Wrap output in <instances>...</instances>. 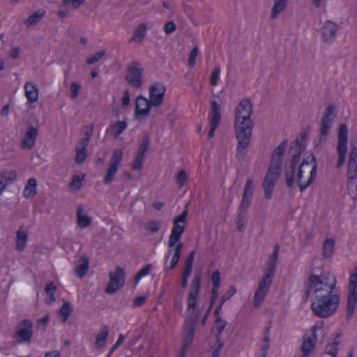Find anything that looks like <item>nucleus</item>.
<instances>
[{
  "mask_svg": "<svg viewBox=\"0 0 357 357\" xmlns=\"http://www.w3.org/2000/svg\"><path fill=\"white\" fill-rule=\"evenodd\" d=\"M27 240L28 232L22 229V227H20L16 232L15 249L20 252L24 251L26 246Z\"/></svg>",
  "mask_w": 357,
  "mask_h": 357,
  "instance_id": "24",
  "label": "nucleus"
},
{
  "mask_svg": "<svg viewBox=\"0 0 357 357\" xmlns=\"http://www.w3.org/2000/svg\"><path fill=\"white\" fill-rule=\"evenodd\" d=\"M220 73V67L219 66H216L212 71L210 78V84L213 86H215L218 84Z\"/></svg>",
  "mask_w": 357,
  "mask_h": 357,
  "instance_id": "50",
  "label": "nucleus"
},
{
  "mask_svg": "<svg viewBox=\"0 0 357 357\" xmlns=\"http://www.w3.org/2000/svg\"><path fill=\"white\" fill-rule=\"evenodd\" d=\"M335 241L333 238H326L323 244V257L324 259L331 258L333 254Z\"/></svg>",
  "mask_w": 357,
  "mask_h": 357,
  "instance_id": "32",
  "label": "nucleus"
},
{
  "mask_svg": "<svg viewBox=\"0 0 357 357\" xmlns=\"http://www.w3.org/2000/svg\"><path fill=\"white\" fill-rule=\"evenodd\" d=\"M325 284H331V280L328 277L322 275H317L314 273L310 274L305 284V300L310 296L312 289H314V294L316 295L317 289L322 290Z\"/></svg>",
  "mask_w": 357,
  "mask_h": 357,
  "instance_id": "11",
  "label": "nucleus"
},
{
  "mask_svg": "<svg viewBox=\"0 0 357 357\" xmlns=\"http://www.w3.org/2000/svg\"><path fill=\"white\" fill-rule=\"evenodd\" d=\"M252 113L251 101L244 98L239 102L236 109L234 129L238 146L236 156L243 157L250 143L253 123L250 119Z\"/></svg>",
  "mask_w": 357,
  "mask_h": 357,
  "instance_id": "1",
  "label": "nucleus"
},
{
  "mask_svg": "<svg viewBox=\"0 0 357 357\" xmlns=\"http://www.w3.org/2000/svg\"><path fill=\"white\" fill-rule=\"evenodd\" d=\"M49 321V315L46 314L39 319L37 321V328L45 331Z\"/></svg>",
  "mask_w": 357,
  "mask_h": 357,
  "instance_id": "64",
  "label": "nucleus"
},
{
  "mask_svg": "<svg viewBox=\"0 0 357 357\" xmlns=\"http://www.w3.org/2000/svg\"><path fill=\"white\" fill-rule=\"evenodd\" d=\"M305 140L301 137H297L295 141L292 143L290 146L291 151H298L303 152L305 149Z\"/></svg>",
  "mask_w": 357,
  "mask_h": 357,
  "instance_id": "45",
  "label": "nucleus"
},
{
  "mask_svg": "<svg viewBox=\"0 0 357 357\" xmlns=\"http://www.w3.org/2000/svg\"><path fill=\"white\" fill-rule=\"evenodd\" d=\"M37 136L38 128L32 126H29L25 132L24 137L22 142V147L28 150L31 149L35 144Z\"/></svg>",
  "mask_w": 357,
  "mask_h": 357,
  "instance_id": "21",
  "label": "nucleus"
},
{
  "mask_svg": "<svg viewBox=\"0 0 357 357\" xmlns=\"http://www.w3.org/2000/svg\"><path fill=\"white\" fill-rule=\"evenodd\" d=\"M288 145V141L284 139L272 153L270 166L264 179L262 187L264 191V197L267 199L272 197L275 185L279 178L283 157Z\"/></svg>",
  "mask_w": 357,
  "mask_h": 357,
  "instance_id": "2",
  "label": "nucleus"
},
{
  "mask_svg": "<svg viewBox=\"0 0 357 357\" xmlns=\"http://www.w3.org/2000/svg\"><path fill=\"white\" fill-rule=\"evenodd\" d=\"M144 69L137 61H132L128 67L126 75V82L132 87L139 89L143 82Z\"/></svg>",
  "mask_w": 357,
  "mask_h": 357,
  "instance_id": "10",
  "label": "nucleus"
},
{
  "mask_svg": "<svg viewBox=\"0 0 357 357\" xmlns=\"http://www.w3.org/2000/svg\"><path fill=\"white\" fill-rule=\"evenodd\" d=\"M73 307L70 302L64 301L59 309V314L61 316V321L65 323L73 312Z\"/></svg>",
  "mask_w": 357,
  "mask_h": 357,
  "instance_id": "35",
  "label": "nucleus"
},
{
  "mask_svg": "<svg viewBox=\"0 0 357 357\" xmlns=\"http://www.w3.org/2000/svg\"><path fill=\"white\" fill-rule=\"evenodd\" d=\"M247 222V213L238 212V217L236 221L237 229L239 231H243L245 229Z\"/></svg>",
  "mask_w": 357,
  "mask_h": 357,
  "instance_id": "38",
  "label": "nucleus"
},
{
  "mask_svg": "<svg viewBox=\"0 0 357 357\" xmlns=\"http://www.w3.org/2000/svg\"><path fill=\"white\" fill-rule=\"evenodd\" d=\"M84 0H63L62 5L63 6H70L71 8L77 9L83 3Z\"/></svg>",
  "mask_w": 357,
  "mask_h": 357,
  "instance_id": "54",
  "label": "nucleus"
},
{
  "mask_svg": "<svg viewBox=\"0 0 357 357\" xmlns=\"http://www.w3.org/2000/svg\"><path fill=\"white\" fill-rule=\"evenodd\" d=\"M84 208L82 206H79L77 209V223L80 228H86L89 227L92 222L91 217L83 214Z\"/></svg>",
  "mask_w": 357,
  "mask_h": 357,
  "instance_id": "25",
  "label": "nucleus"
},
{
  "mask_svg": "<svg viewBox=\"0 0 357 357\" xmlns=\"http://www.w3.org/2000/svg\"><path fill=\"white\" fill-rule=\"evenodd\" d=\"M254 192V185L252 178H248L246 180L245 185L244 187L243 196L245 197L252 198Z\"/></svg>",
  "mask_w": 357,
  "mask_h": 357,
  "instance_id": "42",
  "label": "nucleus"
},
{
  "mask_svg": "<svg viewBox=\"0 0 357 357\" xmlns=\"http://www.w3.org/2000/svg\"><path fill=\"white\" fill-rule=\"evenodd\" d=\"M83 178L78 175H74L72 178V181L69 183L70 188L78 190L81 188L82 182Z\"/></svg>",
  "mask_w": 357,
  "mask_h": 357,
  "instance_id": "49",
  "label": "nucleus"
},
{
  "mask_svg": "<svg viewBox=\"0 0 357 357\" xmlns=\"http://www.w3.org/2000/svg\"><path fill=\"white\" fill-rule=\"evenodd\" d=\"M327 135H323V134L320 133V135L314 139V145L315 151H321L323 144L326 141Z\"/></svg>",
  "mask_w": 357,
  "mask_h": 357,
  "instance_id": "48",
  "label": "nucleus"
},
{
  "mask_svg": "<svg viewBox=\"0 0 357 357\" xmlns=\"http://www.w3.org/2000/svg\"><path fill=\"white\" fill-rule=\"evenodd\" d=\"M211 280L213 286H220L221 282L220 273L219 271H215L212 273Z\"/></svg>",
  "mask_w": 357,
  "mask_h": 357,
  "instance_id": "63",
  "label": "nucleus"
},
{
  "mask_svg": "<svg viewBox=\"0 0 357 357\" xmlns=\"http://www.w3.org/2000/svg\"><path fill=\"white\" fill-rule=\"evenodd\" d=\"M45 13L46 12L45 10H37L27 18L24 22L25 25L26 26H31L37 24L45 17Z\"/></svg>",
  "mask_w": 357,
  "mask_h": 357,
  "instance_id": "31",
  "label": "nucleus"
},
{
  "mask_svg": "<svg viewBox=\"0 0 357 357\" xmlns=\"http://www.w3.org/2000/svg\"><path fill=\"white\" fill-rule=\"evenodd\" d=\"M151 264H147L144 266L135 276L134 281L135 284L136 285L139 281L144 276L147 275L151 270Z\"/></svg>",
  "mask_w": 357,
  "mask_h": 357,
  "instance_id": "47",
  "label": "nucleus"
},
{
  "mask_svg": "<svg viewBox=\"0 0 357 357\" xmlns=\"http://www.w3.org/2000/svg\"><path fill=\"white\" fill-rule=\"evenodd\" d=\"M160 222L152 220L146 224V229L151 231V233H156L160 229Z\"/></svg>",
  "mask_w": 357,
  "mask_h": 357,
  "instance_id": "58",
  "label": "nucleus"
},
{
  "mask_svg": "<svg viewBox=\"0 0 357 357\" xmlns=\"http://www.w3.org/2000/svg\"><path fill=\"white\" fill-rule=\"evenodd\" d=\"M347 189L349 195L354 200L357 199V182L355 179H347Z\"/></svg>",
  "mask_w": 357,
  "mask_h": 357,
  "instance_id": "37",
  "label": "nucleus"
},
{
  "mask_svg": "<svg viewBox=\"0 0 357 357\" xmlns=\"http://www.w3.org/2000/svg\"><path fill=\"white\" fill-rule=\"evenodd\" d=\"M236 293V288L234 285H231L227 290V292H225L221 298V304H224L227 301L230 299L231 297H232Z\"/></svg>",
  "mask_w": 357,
  "mask_h": 357,
  "instance_id": "53",
  "label": "nucleus"
},
{
  "mask_svg": "<svg viewBox=\"0 0 357 357\" xmlns=\"http://www.w3.org/2000/svg\"><path fill=\"white\" fill-rule=\"evenodd\" d=\"M347 179H355L357 177V162L348 161Z\"/></svg>",
  "mask_w": 357,
  "mask_h": 357,
  "instance_id": "40",
  "label": "nucleus"
},
{
  "mask_svg": "<svg viewBox=\"0 0 357 357\" xmlns=\"http://www.w3.org/2000/svg\"><path fill=\"white\" fill-rule=\"evenodd\" d=\"M340 304V296H329L316 298L311 305L313 314L320 318H326L333 314Z\"/></svg>",
  "mask_w": 357,
  "mask_h": 357,
  "instance_id": "5",
  "label": "nucleus"
},
{
  "mask_svg": "<svg viewBox=\"0 0 357 357\" xmlns=\"http://www.w3.org/2000/svg\"><path fill=\"white\" fill-rule=\"evenodd\" d=\"M221 121V108L218 102L215 100L211 101V110L209 114V125L210 131L208 133L209 138H212L215 135V131L218 127Z\"/></svg>",
  "mask_w": 357,
  "mask_h": 357,
  "instance_id": "17",
  "label": "nucleus"
},
{
  "mask_svg": "<svg viewBox=\"0 0 357 357\" xmlns=\"http://www.w3.org/2000/svg\"><path fill=\"white\" fill-rule=\"evenodd\" d=\"M188 215V210L185 208L179 215L174 218L173 220V227L171 231V234L168 240V251L167 255H170L174 252V248L180 240L183 234L185 231L184 224L186 222V218Z\"/></svg>",
  "mask_w": 357,
  "mask_h": 357,
  "instance_id": "6",
  "label": "nucleus"
},
{
  "mask_svg": "<svg viewBox=\"0 0 357 357\" xmlns=\"http://www.w3.org/2000/svg\"><path fill=\"white\" fill-rule=\"evenodd\" d=\"M56 290V287L54 284L53 282H50L47 284L45 286V291L49 297V304L54 303L56 301L54 294Z\"/></svg>",
  "mask_w": 357,
  "mask_h": 357,
  "instance_id": "36",
  "label": "nucleus"
},
{
  "mask_svg": "<svg viewBox=\"0 0 357 357\" xmlns=\"http://www.w3.org/2000/svg\"><path fill=\"white\" fill-rule=\"evenodd\" d=\"M305 140L301 137H297L295 141L292 143L290 146L291 151H298L303 152L305 149Z\"/></svg>",
  "mask_w": 357,
  "mask_h": 357,
  "instance_id": "46",
  "label": "nucleus"
},
{
  "mask_svg": "<svg viewBox=\"0 0 357 357\" xmlns=\"http://www.w3.org/2000/svg\"><path fill=\"white\" fill-rule=\"evenodd\" d=\"M123 158V151L121 149L114 150L109 161V167L107 169L106 176L103 179L105 185L110 184L119 169Z\"/></svg>",
  "mask_w": 357,
  "mask_h": 357,
  "instance_id": "12",
  "label": "nucleus"
},
{
  "mask_svg": "<svg viewBox=\"0 0 357 357\" xmlns=\"http://www.w3.org/2000/svg\"><path fill=\"white\" fill-rule=\"evenodd\" d=\"M24 91L28 102L34 103L38 101L39 89L36 84L26 82L24 84Z\"/></svg>",
  "mask_w": 357,
  "mask_h": 357,
  "instance_id": "22",
  "label": "nucleus"
},
{
  "mask_svg": "<svg viewBox=\"0 0 357 357\" xmlns=\"http://www.w3.org/2000/svg\"><path fill=\"white\" fill-rule=\"evenodd\" d=\"M109 282L105 289V293L107 294L115 293L125 284L126 275L122 267L117 266L115 268V271L109 272Z\"/></svg>",
  "mask_w": 357,
  "mask_h": 357,
  "instance_id": "8",
  "label": "nucleus"
},
{
  "mask_svg": "<svg viewBox=\"0 0 357 357\" xmlns=\"http://www.w3.org/2000/svg\"><path fill=\"white\" fill-rule=\"evenodd\" d=\"M80 260L82 263L76 266L75 269V275L79 278H83L87 273L89 268V259L88 257L83 255Z\"/></svg>",
  "mask_w": 357,
  "mask_h": 357,
  "instance_id": "29",
  "label": "nucleus"
},
{
  "mask_svg": "<svg viewBox=\"0 0 357 357\" xmlns=\"http://www.w3.org/2000/svg\"><path fill=\"white\" fill-rule=\"evenodd\" d=\"M187 174L185 170H181L178 172L176 176V182L180 188H182L187 181Z\"/></svg>",
  "mask_w": 357,
  "mask_h": 357,
  "instance_id": "60",
  "label": "nucleus"
},
{
  "mask_svg": "<svg viewBox=\"0 0 357 357\" xmlns=\"http://www.w3.org/2000/svg\"><path fill=\"white\" fill-rule=\"evenodd\" d=\"M274 6L271 10V17L276 19L287 7V0H274Z\"/></svg>",
  "mask_w": 357,
  "mask_h": 357,
  "instance_id": "34",
  "label": "nucleus"
},
{
  "mask_svg": "<svg viewBox=\"0 0 357 357\" xmlns=\"http://www.w3.org/2000/svg\"><path fill=\"white\" fill-rule=\"evenodd\" d=\"M36 187V180L34 178H29L24 189L23 195L24 197L31 198L34 197L37 193Z\"/></svg>",
  "mask_w": 357,
  "mask_h": 357,
  "instance_id": "30",
  "label": "nucleus"
},
{
  "mask_svg": "<svg viewBox=\"0 0 357 357\" xmlns=\"http://www.w3.org/2000/svg\"><path fill=\"white\" fill-rule=\"evenodd\" d=\"M151 107L153 105L151 104V100L147 99L142 95H139L137 97L135 101V116H147L151 112Z\"/></svg>",
  "mask_w": 357,
  "mask_h": 357,
  "instance_id": "18",
  "label": "nucleus"
},
{
  "mask_svg": "<svg viewBox=\"0 0 357 357\" xmlns=\"http://www.w3.org/2000/svg\"><path fill=\"white\" fill-rule=\"evenodd\" d=\"M333 121V119H327L322 118L319 127L320 133L323 135H328L329 130L332 127Z\"/></svg>",
  "mask_w": 357,
  "mask_h": 357,
  "instance_id": "41",
  "label": "nucleus"
},
{
  "mask_svg": "<svg viewBox=\"0 0 357 357\" xmlns=\"http://www.w3.org/2000/svg\"><path fill=\"white\" fill-rule=\"evenodd\" d=\"M144 157V155L137 153L132 165V169L139 170L142 168Z\"/></svg>",
  "mask_w": 357,
  "mask_h": 357,
  "instance_id": "57",
  "label": "nucleus"
},
{
  "mask_svg": "<svg viewBox=\"0 0 357 357\" xmlns=\"http://www.w3.org/2000/svg\"><path fill=\"white\" fill-rule=\"evenodd\" d=\"M219 287L220 286H213V288L211 289V294L210 298V303L211 307H213L215 302L218 296L219 293Z\"/></svg>",
  "mask_w": 357,
  "mask_h": 357,
  "instance_id": "61",
  "label": "nucleus"
},
{
  "mask_svg": "<svg viewBox=\"0 0 357 357\" xmlns=\"http://www.w3.org/2000/svg\"><path fill=\"white\" fill-rule=\"evenodd\" d=\"M191 273H192V271L183 269V271L182 273L181 282V285L183 289H185L187 287L188 282V278L190 277Z\"/></svg>",
  "mask_w": 357,
  "mask_h": 357,
  "instance_id": "62",
  "label": "nucleus"
},
{
  "mask_svg": "<svg viewBox=\"0 0 357 357\" xmlns=\"http://www.w3.org/2000/svg\"><path fill=\"white\" fill-rule=\"evenodd\" d=\"M149 143H150V137H149V134H146L143 137V138L140 142L139 146L138 148L137 153L145 155V153L147 151V150L149 149Z\"/></svg>",
  "mask_w": 357,
  "mask_h": 357,
  "instance_id": "39",
  "label": "nucleus"
},
{
  "mask_svg": "<svg viewBox=\"0 0 357 357\" xmlns=\"http://www.w3.org/2000/svg\"><path fill=\"white\" fill-rule=\"evenodd\" d=\"M1 175L6 179L7 182L14 181L17 177V172L15 170H4L0 172Z\"/></svg>",
  "mask_w": 357,
  "mask_h": 357,
  "instance_id": "59",
  "label": "nucleus"
},
{
  "mask_svg": "<svg viewBox=\"0 0 357 357\" xmlns=\"http://www.w3.org/2000/svg\"><path fill=\"white\" fill-rule=\"evenodd\" d=\"M183 248V243L182 242H178L176 247L174 248V255L171 260L170 266H166L165 268V271H172L175 268L180 258L182 250Z\"/></svg>",
  "mask_w": 357,
  "mask_h": 357,
  "instance_id": "27",
  "label": "nucleus"
},
{
  "mask_svg": "<svg viewBox=\"0 0 357 357\" xmlns=\"http://www.w3.org/2000/svg\"><path fill=\"white\" fill-rule=\"evenodd\" d=\"M252 202V198L250 197H242V200L240 204L238 211L247 213V209L250 207Z\"/></svg>",
  "mask_w": 357,
  "mask_h": 357,
  "instance_id": "55",
  "label": "nucleus"
},
{
  "mask_svg": "<svg viewBox=\"0 0 357 357\" xmlns=\"http://www.w3.org/2000/svg\"><path fill=\"white\" fill-rule=\"evenodd\" d=\"M315 331L316 326H314L313 327L312 336H310L303 340L301 347V350L303 352V355L300 357H307L314 349L317 342V335Z\"/></svg>",
  "mask_w": 357,
  "mask_h": 357,
  "instance_id": "20",
  "label": "nucleus"
},
{
  "mask_svg": "<svg viewBox=\"0 0 357 357\" xmlns=\"http://www.w3.org/2000/svg\"><path fill=\"white\" fill-rule=\"evenodd\" d=\"M147 31V24L145 23L140 24L134 31L133 35L130 39V43L138 42L141 43L146 36Z\"/></svg>",
  "mask_w": 357,
  "mask_h": 357,
  "instance_id": "28",
  "label": "nucleus"
},
{
  "mask_svg": "<svg viewBox=\"0 0 357 357\" xmlns=\"http://www.w3.org/2000/svg\"><path fill=\"white\" fill-rule=\"evenodd\" d=\"M293 152L290 164L285 167V182L289 188H291L294 186L296 168L303 153L301 151Z\"/></svg>",
  "mask_w": 357,
  "mask_h": 357,
  "instance_id": "15",
  "label": "nucleus"
},
{
  "mask_svg": "<svg viewBox=\"0 0 357 357\" xmlns=\"http://www.w3.org/2000/svg\"><path fill=\"white\" fill-rule=\"evenodd\" d=\"M339 344V342L336 340L333 341L332 344H328L326 347V352L330 355H331L333 357H336L337 353V346Z\"/></svg>",
  "mask_w": 357,
  "mask_h": 357,
  "instance_id": "51",
  "label": "nucleus"
},
{
  "mask_svg": "<svg viewBox=\"0 0 357 357\" xmlns=\"http://www.w3.org/2000/svg\"><path fill=\"white\" fill-rule=\"evenodd\" d=\"M87 156V151L85 148H76L75 162L77 164H82Z\"/></svg>",
  "mask_w": 357,
  "mask_h": 357,
  "instance_id": "44",
  "label": "nucleus"
},
{
  "mask_svg": "<svg viewBox=\"0 0 357 357\" xmlns=\"http://www.w3.org/2000/svg\"><path fill=\"white\" fill-rule=\"evenodd\" d=\"M127 128V122L125 121H118L116 123L112 124L107 128L106 132L113 135L114 138H117Z\"/></svg>",
  "mask_w": 357,
  "mask_h": 357,
  "instance_id": "26",
  "label": "nucleus"
},
{
  "mask_svg": "<svg viewBox=\"0 0 357 357\" xmlns=\"http://www.w3.org/2000/svg\"><path fill=\"white\" fill-rule=\"evenodd\" d=\"M279 245L275 244L273 253L266 262L265 273L259 282L258 287L254 296V306L259 307L269 291L275 274L277 261L279 255Z\"/></svg>",
  "mask_w": 357,
  "mask_h": 357,
  "instance_id": "3",
  "label": "nucleus"
},
{
  "mask_svg": "<svg viewBox=\"0 0 357 357\" xmlns=\"http://www.w3.org/2000/svg\"><path fill=\"white\" fill-rule=\"evenodd\" d=\"M215 324H216V328L218 331V334L216 335L217 342H219L220 340V335L225 328L227 323L226 321L223 320L221 317H218L215 318Z\"/></svg>",
  "mask_w": 357,
  "mask_h": 357,
  "instance_id": "43",
  "label": "nucleus"
},
{
  "mask_svg": "<svg viewBox=\"0 0 357 357\" xmlns=\"http://www.w3.org/2000/svg\"><path fill=\"white\" fill-rule=\"evenodd\" d=\"M166 88L162 83L155 82L150 86L149 100L153 107H159L162 104Z\"/></svg>",
  "mask_w": 357,
  "mask_h": 357,
  "instance_id": "16",
  "label": "nucleus"
},
{
  "mask_svg": "<svg viewBox=\"0 0 357 357\" xmlns=\"http://www.w3.org/2000/svg\"><path fill=\"white\" fill-rule=\"evenodd\" d=\"M109 334V328L106 325L102 326L100 333L98 334L96 340V345L98 348L105 346Z\"/></svg>",
  "mask_w": 357,
  "mask_h": 357,
  "instance_id": "33",
  "label": "nucleus"
},
{
  "mask_svg": "<svg viewBox=\"0 0 357 357\" xmlns=\"http://www.w3.org/2000/svg\"><path fill=\"white\" fill-rule=\"evenodd\" d=\"M348 129L345 123L340 124L337 134V151L338 153V160L336 164V168H340L345 162V156L347 151L348 142Z\"/></svg>",
  "mask_w": 357,
  "mask_h": 357,
  "instance_id": "7",
  "label": "nucleus"
},
{
  "mask_svg": "<svg viewBox=\"0 0 357 357\" xmlns=\"http://www.w3.org/2000/svg\"><path fill=\"white\" fill-rule=\"evenodd\" d=\"M105 55V50L100 51L96 52L93 56L89 57L86 59V63L89 65H93L99 61V60Z\"/></svg>",
  "mask_w": 357,
  "mask_h": 357,
  "instance_id": "52",
  "label": "nucleus"
},
{
  "mask_svg": "<svg viewBox=\"0 0 357 357\" xmlns=\"http://www.w3.org/2000/svg\"><path fill=\"white\" fill-rule=\"evenodd\" d=\"M317 161L312 153L303 159L297 174V183L301 192L308 188L317 178Z\"/></svg>",
  "mask_w": 357,
  "mask_h": 357,
  "instance_id": "4",
  "label": "nucleus"
},
{
  "mask_svg": "<svg viewBox=\"0 0 357 357\" xmlns=\"http://www.w3.org/2000/svg\"><path fill=\"white\" fill-rule=\"evenodd\" d=\"M198 318L199 312H195L194 310L191 312V314L185 318L184 338L183 342V349H187L193 340Z\"/></svg>",
  "mask_w": 357,
  "mask_h": 357,
  "instance_id": "9",
  "label": "nucleus"
},
{
  "mask_svg": "<svg viewBox=\"0 0 357 357\" xmlns=\"http://www.w3.org/2000/svg\"><path fill=\"white\" fill-rule=\"evenodd\" d=\"M200 283H201V277L199 275H195L193 280L191 282L188 297L187 300L188 305V311L191 314V312L194 310L195 312H199V310H196L195 307L197 304V298L199 293L200 289Z\"/></svg>",
  "mask_w": 357,
  "mask_h": 357,
  "instance_id": "13",
  "label": "nucleus"
},
{
  "mask_svg": "<svg viewBox=\"0 0 357 357\" xmlns=\"http://www.w3.org/2000/svg\"><path fill=\"white\" fill-rule=\"evenodd\" d=\"M195 255V252L194 250L191 251L186 258L185 261V266L184 270L187 271H192V265H193V261Z\"/></svg>",
  "mask_w": 357,
  "mask_h": 357,
  "instance_id": "56",
  "label": "nucleus"
},
{
  "mask_svg": "<svg viewBox=\"0 0 357 357\" xmlns=\"http://www.w3.org/2000/svg\"><path fill=\"white\" fill-rule=\"evenodd\" d=\"M17 340L19 343L31 342L33 335V323L29 319H24L17 326Z\"/></svg>",
  "mask_w": 357,
  "mask_h": 357,
  "instance_id": "14",
  "label": "nucleus"
},
{
  "mask_svg": "<svg viewBox=\"0 0 357 357\" xmlns=\"http://www.w3.org/2000/svg\"><path fill=\"white\" fill-rule=\"evenodd\" d=\"M335 283V277H333L331 280V284H325L322 290L317 289L315 298H324L325 297L329 296H339L337 294H333Z\"/></svg>",
  "mask_w": 357,
  "mask_h": 357,
  "instance_id": "23",
  "label": "nucleus"
},
{
  "mask_svg": "<svg viewBox=\"0 0 357 357\" xmlns=\"http://www.w3.org/2000/svg\"><path fill=\"white\" fill-rule=\"evenodd\" d=\"M337 31V24L330 20H327L321 29V34L326 43H332Z\"/></svg>",
  "mask_w": 357,
  "mask_h": 357,
  "instance_id": "19",
  "label": "nucleus"
}]
</instances>
